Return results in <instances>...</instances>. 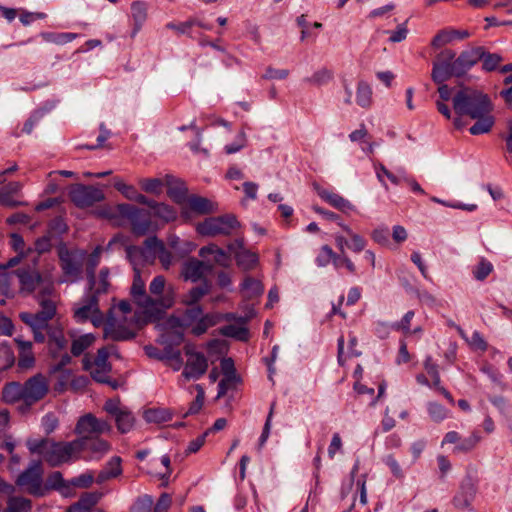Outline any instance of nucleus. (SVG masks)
<instances>
[{
    "instance_id": "nucleus-47",
    "label": "nucleus",
    "mask_w": 512,
    "mask_h": 512,
    "mask_svg": "<svg viewBox=\"0 0 512 512\" xmlns=\"http://www.w3.org/2000/svg\"><path fill=\"white\" fill-rule=\"evenodd\" d=\"M47 487L60 491L64 496L70 494V482H66L60 472H53L49 476Z\"/></svg>"
},
{
    "instance_id": "nucleus-56",
    "label": "nucleus",
    "mask_w": 512,
    "mask_h": 512,
    "mask_svg": "<svg viewBox=\"0 0 512 512\" xmlns=\"http://www.w3.org/2000/svg\"><path fill=\"white\" fill-rule=\"evenodd\" d=\"M196 25H201V21L196 18H190L187 21L180 23L169 22L166 24V28L175 31L179 35H184L189 34L190 29Z\"/></svg>"
},
{
    "instance_id": "nucleus-35",
    "label": "nucleus",
    "mask_w": 512,
    "mask_h": 512,
    "mask_svg": "<svg viewBox=\"0 0 512 512\" xmlns=\"http://www.w3.org/2000/svg\"><path fill=\"white\" fill-rule=\"evenodd\" d=\"M373 92L371 85L365 80H359L356 88V103L365 109L371 107Z\"/></svg>"
},
{
    "instance_id": "nucleus-40",
    "label": "nucleus",
    "mask_w": 512,
    "mask_h": 512,
    "mask_svg": "<svg viewBox=\"0 0 512 512\" xmlns=\"http://www.w3.org/2000/svg\"><path fill=\"white\" fill-rule=\"evenodd\" d=\"M117 429L120 433L126 434L130 432L135 425V417L133 413L125 407L114 417Z\"/></svg>"
},
{
    "instance_id": "nucleus-10",
    "label": "nucleus",
    "mask_w": 512,
    "mask_h": 512,
    "mask_svg": "<svg viewBox=\"0 0 512 512\" xmlns=\"http://www.w3.org/2000/svg\"><path fill=\"white\" fill-rule=\"evenodd\" d=\"M74 318L79 323L90 321L95 327L104 325L105 328L107 323V318L105 319L99 309L98 297L92 294L87 295L76 304Z\"/></svg>"
},
{
    "instance_id": "nucleus-2",
    "label": "nucleus",
    "mask_w": 512,
    "mask_h": 512,
    "mask_svg": "<svg viewBox=\"0 0 512 512\" xmlns=\"http://www.w3.org/2000/svg\"><path fill=\"white\" fill-rule=\"evenodd\" d=\"M452 102L456 114L476 120L469 128L472 135L485 134L492 129L495 123L492 115L493 105L482 91L463 88L454 95Z\"/></svg>"
},
{
    "instance_id": "nucleus-32",
    "label": "nucleus",
    "mask_w": 512,
    "mask_h": 512,
    "mask_svg": "<svg viewBox=\"0 0 512 512\" xmlns=\"http://www.w3.org/2000/svg\"><path fill=\"white\" fill-rule=\"evenodd\" d=\"M202 312V308L198 305L189 306L181 317H171L169 319V324L171 326L190 327L197 319H199Z\"/></svg>"
},
{
    "instance_id": "nucleus-25",
    "label": "nucleus",
    "mask_w": 512,
    "mask_h": 512,
    "mask_svg": "<svg viewBox=\"0 0 512 512\" xmlns=\"http://www.w3.org/2000/svg\"><path fill=\"white\" fill-rule=\"evenodd\" d=\"M151 210L152 217H155L165 223L172 222L177 218V211L168 204L156 202L148 198V203H144Z\"/></svg>"
},
{
    "instance_id": "nucleus-52",
    "label": "nucleus",
    "mask_w": 512,
    "mask_h": 512,
    "mask_svg": "<svg viewBox=\"0 0 512 512\" xmlns=\"http://www.w3.org/2000/svg\"><path fill=\"white\" fill-rule=\"evenodd\" d=\"M376 177L378 181L381 183V185L387 190L388 185L385 181V177L389 179L393 184H399L400 183V177L396 176L392 172H390L384 165L382 164H376L374 165Z\"/></svg>"
},
{
    "instance_id": "nucleus-31",
    "label": "nucleus",
    "mask_w": 512,
    "mask_h": 512,
    "mask_svg": "<svg viewBox=\"0 0 512 512\" xmlns=\"http://www.w3.org/2000/svg\"><path fill=\"white\" fill-rule=\"evenodd\" d=\"M470 33L467 30L444 29L441 30L432 40V46L440 48L455 40L468 38Z\"/></svg>"
},
{
    "instance_id": "nucleus-63",
    "label": "nucleus",
    "mask_w": 512,
    "mask_h": 512,
    "mask_svg": "<svg viewBox=\"0 0 512 512\" xmlns=\"http://www.w3.org/2000/svg\"><path fill=\"white\" fill-rule=\"evenodd\" d=\"M382 461L390 469L391 474L396 479H399V480L404 479V477H405L404 471L402 470L399 462L394 457V455L388 454L383 457Z\"/></svg>"
},
{
    "instance_id": "nucleus-49",
    "label": "nucleus",
    "mask_w": 512,
    "mask_h": 512,
    "mask_svg": "<svg viewBox=\"0 0 512 512\" xmlns=\"http://www.w3.org/2000/svg\"><path fill=\"white\" fill-rule=\"evenodd\" d=\"M108 276L109 270L107 268H102L100 270L98 279H96L95 287H92L89 284V290L91 291L92 295H96V297H98V295L106 293L108 291V288L110 286Z\"/></svg>"
},
{
    "instance_id": "nucleus-33",
    "label": "nucleus",
    "mask_w": 512,
    "mask_h": 512,
    "mask_svg": "<svg viewBox=\"0 0 512 512\" xmlns=\"http://www.w3.org/2000/svg\"><path fill=\"white\" fill-rule=\"evenodd\" d=\"M318 194L324 201L344 213L354 210V205L340 194L328 190H321Z\"/></svg>"
},
{
    "instance_id": "nucleus-9",
    "label": "nucleus",
    "mask_w": 512,
    "mask_h": 512,
    "mask_svg": "<svg viewBox=\"0 0 512 512\" xmlns=\"http://www.w3.org/2000/svg\"><path fill=\"white\" fill-rule=\"evenodd\" d=\"M58 256L62 271L67 277L65 281L76 282L79 280L86 252L79 249L69 250L62 245L58 249Z\"/></svg>"
},
{
    "instance_id": "nucleus-54",
    "label": "nucleus",
    "mask_w": 512,
    "mask_h": 512,
    "mask_svg": "<svg viewBox=\"0 0 512 512\" xmlns=\"http://www.w3.org/2000/svg\"><path fill=\"white\" fill-rule=\"evenodd\" d=\"M263 289L262 283L251 277H246L242 283V290L247 297L258 296L262 294Z\"/></svg>"
},
{
    "instance_id": "nucleus-45",
    "label": "nucleus",
    "mask_w": 512,
    "mask_h": 512,
    "mask_svg": "<svg viewBox=\"0 0 512 512\" xmlns=\"http://www.w3.org/2000/svg\"><path fill=\"white\" fill-rule=\"evenodd\" d=\"M221 335L235 338L240 341H246L249 337L247 328L242 325L229 324L219 329Z\"/></svg>"
},
{
    "instance_id": "nucleus-60",
    "label": "nucleus",
    "mask_w": 512,
    "mask_h": 512,
    "mask_svg": "<svg viewBox=\"0 0 512 512\" xmlns=\"http://www.w3.org/2000/svg\"><path fill=\"white\" fill-rule=\"evenodd\" d=\"M31 502L23 497H12L8 501L7 512H29Z\"/></svg>"
},
{
    "instance_id": "nucleus-58",
    "label": "nucleus",
    "mask_w": 512,
    "mask_h": 512,
    "mask_svg": "<svg viewBox=\"0 0 512 512\" xmlns=\"http://www.w3.org/2000/svg\"><path fill=\"white\" fill-rule=\"evenodd\" d=\"M459 334L464 338L468 344L476 350L485 351L487 349V343L480 332L474 331L470 338H467L466 334L461 328H458Z\"/></svg>"
},
{
    "instance_id": "nucleus-16",
    "label": "nucleus",
    "mask_w": 512,
    "mask_h": 512,
    "mask_svg": "<svg viewBox=\"0 0 512 512\" xmlns=\"http://www.w3.org/2000/svg\"><path fill=\"white\" fill-rule=\"evenodd\" d=\"M49 390V382L46 376L38 373L24 383V402L32 405L41 400Z\"/></svg>"
},
{
    "instance_id": "nucleus-26",
    "label": "nucleus",
    "mask_w": 512,
    "mask_h": 512,
    "mask_svg": "<svg viewBox=\"0 0 512 512\" xmlns=\"http://www.w3.org/2000/svg\"><path fill=\"white\" fill-rule=\"evenodd\" d=\"M145 245L148 249H152V253H155V257L158 256L160 263L164 269H169L173 262L172 254L165 248L162 241L157 237L152 236L145 240Z\"/></svg>"
},
{
    "instance_id": "nucleus-34",
    "label": "nucleus",
    "mask_w": 512,
    "mask_h": 512,
    "mask_svg": "<svg viewBox=\"0 0 512 512\" xmlns=\"http://www.w3.org/2000/svg\"><path fill=\"white\" fill-rule=\"evenodd\" d=\"M210 291V283L203 280L199 286L191 288L181 297V303L186 306L197 305V303Z\"/></svg>"
},
{
    "instance_id": "nucleus-22",
    "label": "nucleus",
    "mask_w": 512,
    "mask_h": 512,
    "mask_svg": "<svg viewBox=\"0 0 512 512\" xmlns=\"http://www.w3.org/2000/svg\"><path fill=\"white\" fill-rule=\"evenodd\" d=\"M199 256L209 263V256H212L213 262L222 267H228L231 262L230 253L218 247L216 244L203 246L199 250Z\"/></svg>"
},
{
    "instance_id": "nucleus-50",
    "label": "nucleus",
    "mask_w": 512,
    "mask_h": 512,
    "mask_svg": "<svg viewBox=\"0 0 512 512\" xmlns=\"http://www.w3.org/2000/svg\"><path fill=\"white\" fill-rule=\"evenodd\" d=\"M122 473L121 459L119 457H113L108 463L104 471L99 475L100 481L115 478Z\"/></svg>"
},
{
    "instance_id": "nucleus-8",
    "label": "nucleus",
    "mask_w": 512,
    "mask_h": 512,
    "mask_svg": "<svg viewBox=\"0 0 512 512\" xmlns=\"http://www.w3.org/2000/svg\"><path fill=\"white\" fill-rule=\"evenodd\" d=\"M184 352L187 356V361L178 380L179 385L183 384L182 381L200 379L208 369V360L206 356L197 351L195 345L186 344L184 346Z\"/></svg>"
},
{
    "instance_id": "nucleus-3",
    "label": "nucleus",
    "mask_w": 512,
    "mask_h": 512,
    "mask_svg": "<svg viewBox=\"0 0 512 512\" xmlns=\"http://www.w3.org/2000/svg\"><path fill=\"white\" fill-rule=\"evenodd\" d=\"M26 445L31 454H38L50 466L57 467L78 460L81 452L84 451L86 441L82 438L69 442H57L49 438H29Z\"/></svg>"
},
{
    "instance_id": "nucleus-55",
    "label": "nucleus",
    "mask_w": 512,
    "mask_h": 512,
    "mask_svg": "<svg viewBox=\"0 0 512 512\" xmlns=\"http://www.w3.org/2000/svg\"><path fill=\"white\" fill-rule=\"evenodd\" d=\"M240 382V377L237 374L232 375H223L222 380L218 384V394L217 397H223L226 393L234 389L236 385Z\"/></svg>"
},
{
    "instance_id": "nucleus-57",
    "label": "nucleus",
    "mask_w": 512,
    "mask_h": 512,
    "mask_svg": "<svg viewBox=\"0 0 512 512\" xmlns=\"http://www.w3.org/2000/svg\"><path fill=\"white\" fill-rule=\"evenodd\" d=\"M100 247H97L90 255L87 263V278H88V284H90L92 287H95L96 284V277L94 275L95 268L99 264V258H100Z\"/></svg>"
},
{
    "instance_id": "nucleus-14",
    "label": "nucleus",
    "mask_w": 512,
    "mask_h": 512,
    "mask_svg": "<svg viewBox=\"0 0 512 512\" xmlns=\"http://www.w3.org/2000/svg\"><path fill=\"white\" fill-rule=\"evenodd\" d=\"M70 198L76 206L85 208L102 201L104 193L97 187L77 184L70 190Z\"/></svg>"
},
{
    "instance_id": "nucleus-39",
    "label": "nucleus",
    "mask_w": 512,
    "mask_h": 512,
    "mask_svg": "<svg viewBox=\"0 0 512 512\" xmlns=\"http://www.w3.org/2000/svg\"><path fill=\"white\" fill-rule=\"evenodd\" d=\"M114 187L128 200L135 201L139 204L148 203V197L139 193L134 186L128 185L122 180H116Z\"/></svg>"
},
{
    "instance_id": "nucleus-1",
    "label": "nucleus",
    "mask_w": 512,
    "mask_h": 512,
    "mask_svg": "<svg viewBox=\"0 0 512 512\" xmlns=\"http://www.w3.org/2000/svg\"><path fill=\"white\" fill-rule=\"evenodd\" d=\"M131 294L140 310L131 315V305L124 300L112 305L107 314L106 339L113 341L132 339L136 328L160 319L165 311L172 307V290L170 289L161 300L153 301L152 296L146 293L145 281L141 278L138 268H134Z\"/></svg>"
},
{
    "instance_id": "nucleus-27",
    "label": "nucleus",
    "mask_w": 512,
    "mask_h": 512,
    "mask_svg": "<svg viewBox=\"0 0 512 512\" xmlns=\"http://www.w3.org/2000/svg\"><path fill=\"white\" fill-rule=\"evenodd\" d=\"M22 190V184L20 182H9L8 184L0 188V204L8 207H16L24 205V202L17 201V196Z\"/></svg>"
},
{
    "instance_id": "nucleus-23",
    "label": "nucleus",
    "mask_w": 512,
    "mask_h": 512,
    "mask_svg": "<svg viewBox=\"0 0 512 512\" xmlns=\"http://www.w3.org/2000/svg\"><path fill=\"white\" fill-rule=\"evenodd\" d=\"M14 341L17 344L19 350L18 367L21 370H28L33 368L35 365V356L32 351V342L25 341L19 337L15 338Z\"/></svg>"
},
{
    "instance_id": "nucleus-64",
    "label": "nucleus",
    "mask_w": 512,
    "mask_h": 512,
    "mask_svg": "<svg viewBox=\"0 0 512 512\" xmlns=\"http://www.w3.org/2000/svg\"><path fill=\"white\" fill-rule=\"evenodd\" d=\"M154 501L149 495L139 497L133 504L131 512H151Z\"/></svg>"
},
{
    "instance_id": "nucleus-30",
    "label": "nucleus",
    "mask_w": 512,
    "mask_h": 512,
    "mask_svg": "<svg viewBox=\"0 0 512 512\" xmlns=\"http://www.w3.org/2000/svg\"><path fill=\"white\" fill-rule=\"evenodd\" d=\"M172 290V306L175 303L176 289L173 285H167L166 280L162 275H158L153 278L149 285V292L153 298V301H159L167 295L169 290Z\"/></svg>"
},
{
    "instance_id": "nucleus-24",
    "label": "nucleus",
    "mask_w": 512,
    "mask_h": 512,
    "mask_svg": "<svg viewBox=\"0 0 512 512\" xmlns=\"http://www.w3.org/2000/svg\"><path fill=\"white\" fill-rule=\"evenodd\" d=\"M476 494V487L471 479H466L462 482L459 492L453 499V503L458 509L468 508Z\"/></svg>"
},
{
    "instance_id": "nucleus-46",
    "label": "nucleus",
    "mask_w": 512,
    "mask_h": 512,
    "mask_svg": "<svg viewBox=\"0 0 512 512\" xmlns=\"http://www.w3.org/2000/svg\"><path fill=\"white\" fill-rule=\"evenodd\" d=\"M427 412L430 419L436 423L444 421L450 415V411L447 408L434 401L427 403Z\"/></svg>"
},
{
    "instance_id": "nucleus-7",
    "label": "nucleus",
    "mask_w": 512,
    "mask_h": 512,
    "mask_svg": "<svg viewBox=\"0 0 512 512\" xmlns=\"http://www.w3.org/2000/svg\"><path fill=\"white\" fill-rule=\"evenodd\" d=\"M112 354H116L114 346L99 349L96 357L85 355L82 360L83 369L89 371L95 381L108 382V373L111 370L108 357Z\"/></svg>"
},
{
    "instance_id": "nucleus-38",
    "label": "nucleus",
    "mask_w": 512,
    "mask_h": 512,
    "mask_svg": "<svg viewBox=\"0 0 512 512\" xmlns=\"http://www.w3.org/2000/svg\"><path fill=\"white\" fill-rule=\"evenodd\" d=\"M2 398L6 403H16L24 401V385L18 382H10L3 387Z\"/></svg>"
},
{
    "instance_id": "nucleus-41",
    "label": "nucleus",
    "mask_w": 512,
    "mask_h": 512,
    "mask_svg": "<svg viewBox=\"0 0 512 512\" xmlns=\"http://www.w3.org/2000/svg\"><path fill=\"white\" fill-rule=\"evenodd\" d=\"M95 335L86 333L78 337H74L71 344V353L77 357L84 353L95 342Z\"/></svg>"
},
{
    "instance_id": "nucleus-6",
    "label": "nucleus",
    "mask_w": 512,
    "mask_h": 512,
    "mask_svg": "<svg viewBox=\"0 0 512 512\" xmlns=\"http://www.w3.org/2000/svg\"><path fill=\"white\" fill-rule=\"evenodd\" d=\"M120 215L129 221L132 232L137 236H144L158 229L157 223L152 221L151 211L136 206L120 204Z\"/></svg>"
},
{
    "instance_id": "nucleus-11",
    "label": "nucleus",
    "mask_w": 512,
    "mask_h": 512,
    "mask_svg": "<svg viewBox=\"0 0 512 512\" xmlns=\"http://www.w3.org/2000/svg\"><path fill=\"white\" fill-rule=\"evenodd\" d=\"M16 483L29 494L42 496L45 492V487L43 486V468L41 461H32L18 476Z\"/></svg>"
},
{
    "instance_id": "nucleus-42",
    "label": "nucleus",
    "mask_w": 512,
    "mask_h": 512,
    "mask_svg": "<svg viewBox=\"0 0 512 512\" xmlns=\"http://www.w3.org/2000/svg\"><path fill=\"white\" fill-rule=\"evenodd\" d=\"M101 494L86 493L67 512H88L100 500Z\"/></svg>"
},
{
    "instance_id": "nucleus-51",
    "label": "nucleus",
    "mask_w": 512,
    "mask_h": 512,
    "mask_svg": "<svg viewBox=\"0 0 512 512\" xmlns=\"http://www.w3.org/2000/svg\"><path fill=\"white\" fill-rule=\"evenodd\" d=\"M345 233L349 236L348 249L354 253L363 251L366 247L367 241L358 233H355L351 228H345Z\"/></svg>"
},
{
    "instance_id": "nucleus-44",
    "label": "nucleus",
    "mask_w": 512,
    "mask_h": 512,
    "mask_svg": "<svg viewBox=\"0 0 512 512\" xmlns=\"http://www.w3.org/2000/svg\"><path fill=\"white\" fill-rule=\"evenodd\" d=\"M41 37L45 42L54 43L56 45H64L78 38V34L70 32H43L41 33Z\"/></svg>"
},
{
    "instance_id": "nucleus-62",
    "label": "nucleus",
    "mask_w": 512,
    "mask_h": 512,
    "mask_svg": "<svg viewBox=\"0 0 512 512\" xmlns=\"http://www.w3.org/2000/svg\"><path fill=\"white\" fill-rule=\"evenodd\" d=\"M143 416L147 422L154 423H163L170 419V415L166 410L156 408L146 410Z\"/></svg>"
},
{
    "instance_id": "nucleus-48",
    "label": "nucleus",
    "mask_w": 512,
    "mask_h": 512,
    "mask_svg": "<svg viewBox=\"0 0 512 512\" xmlns=\"http://www.w3.org/2000/svg\"><path fill=\"white\" fill-rule=\"evenodd\" d=\"M481 436L478 432H473L466 438H462L460 442L454 447V453H467L474 449L476 445L480 442Z\"/></svg>"
},
{
    "instance_id": "nucleus-13",
    "label": "nucleus",
    "mask_w": 512,
    "mask_h": 512,
    "mask_svg": "<svg viewBox=\"0 0 512 512\" xmlns=\"http://www.w3.org/2000/svg\"><path fill=\"white\" fill-rule=\"evenodd\" d=\"M455 53L452 50L442 51L433 63L431 77L437 84H442L452 76H456L453 59Z\"/></svg>"
},
{
    "instance_id": "nucleus-29",
    "label": "nucleus",
    "mask_w": 512,
    "mask_h": 512,
    "mask_svg": "<svg viewBox=\"0 0 512 512\" xmlns=\"http://www.w3.org/2000/svg\"><path fill=\"white\" fill-rule=\"evenodd\" d=\"M48 346L53 357H57L67 347V340L63 330L58 327L48 326Z\"/></svg>"
},
{
    "instance_id": "nucleus-59",
    "label": "nucleus",
    "mask_w": 512,
    "mask_h": 512,
    "mask_svg": "<svg viewBox=\"0 0 512 512\" xmlns=\"http://www.w3.org/2000/svg\"><path fill=\"white\" fill-rule=\"evenodd\" d=\"M15 362L14 353L6 343H0V371L13 366Z\"/></svg>"
},
{
    "instance_id": "nucleus-21",
    "label": "nucleus",
    "mask_w": 512,
    "mask_h": 512,
    "mask_svg": "<svg viewBox=\"0 0 512 512\" xmlns=\"http://www.w3.org/2000/svg\"><path fill=\"white\" fill-rule=\"evenodd\" d=\"M16 275L19 279L21 292L31 293L37 287L41 286L42 288L46 285L43 284L41 275L35 270L21 268L16 271Z\"/></svg>"
},
{
    "instance_id": "nucleus-28",
    "label": "nucleus",
    "mask_w": 512,
    "mask_h": 512,
    "mask_svg": "<svg viewBox=\"0 0 512 512\" xmlns=\"http://www.w3.org/2000/svg\"><path fill=\"white\" fill-rule=\"evenodd\" d=\"M126 254L134 268H137L141 263L153 262L155 259V253H152V249H148L145 244L144 247L128 246Z\"/></svg>"
},
{
    "instance_id": "nucleus-61",
    "label": "nucleus",
    "mask_w": 512,
    "mask_h": 512,
    "mask_svg": "<svg viewBox=\"0 0 512 512\" xmlns=\"http://www.w3.org/2000/svg\"><path fill=\"white\" fill-rule=\"evenodd\" d=\"M332 78L333 73L330 70L321 68L315 71L309 78L306 79V81L308 83L321 86L327 84L330 80H332Z\"/></svg>"
},
{
    "instance_id": "nucleus-20",
    "label": "nucleus",
    "mask_w": 512,
    "mask_h": 512,
    "mask_svg": "<svg viewBox=\"0 0 512 512\" xmlns=\"http://www.w3.org/2000/svg\"><path fill=\"white\" fill-rule=\"evenodd\" d=\"M148 3L142 0H136L131 3V23H132V30H131V38H134L137 36V34L141 31L143 28L145 22L148 19Z\"/></svg>"
},
{
    "instance_id": "nucleus-37",
    "label": "nucleus",
    "mask_w": 512,
    "mask_h": 512,
    "mask_svg": "<svg viewBox=\"0 0 512 512\" xmlns=\"http://www.w3.org/2000/svg\"><path fill=\"white\" fill-rule=\"evenodd\" d=\"M157 359L165 362V364L174 371H179L183 366L180 350H175L170 346L165 347L161 354L157 356Z\"/></svg>"
},
{
    "instance_id": "nucleus-5",
    "label": "nucleus",
    "mask_w": 512,
    "mask_h": 512,
    "mask_svg": "<svg viewBox=\"0 0 512 512\" xmlns=\"http://www.w3.org/2000/svg\"><path fill=\"white\" fill-rule=\"evenodd\" d=\"M240 226L233 214L211 216L197 223L196 231L204 237L229 236Z\"/></svg>"
},
{
    "instance_id": "nucleus-19",
    "label": "nucleus",
    "mask_w": 512,
    "mask_h": 512,
    "mask_svg": "<svg viewBox=\"0 0 512 512\" xmlns=\"http://www.w3.org/2000/svg\"><path fill=\"white\" fill-rule=\"evenodd\" d=\"M483 57V48L475 47L466 51H463L458 58H454L456 76L465 74L471 69L478 61Z\"/></svg>"
},
{
    "instance_id": "nucleus-12",
    "label": "nucleus",
    "mask_w": 512,
    "mask_h": 512,
    "mask_svg": "<svg viewBox=\"0 0 512 512\" xmlns=\"http://www.w3.org/2000/svg\"><path fill=\"white\" fill-rule=\"evenodd\" d=\"M111 430L112 426L107 421L98 419L91 413L80 417L75 427V433L86 442L89 438L110 433Z\"/></svg>"
},
{
    "instance_id": "nucleus-17",
    "label": "nucleus",
    "mask_w": 512,
    "mask_h": 512,
    "mask_svg": "<svg viewBox=\"0 0 512 512\" xmlns=\"http://www.w3.org/2000/svg\"><path fill=\"white\" fill-rule=\"evenodd\" d=\"M212 269L213 265L196 258H191L182 264L180 275L183 280L196 283L206 280L205 275Z\"/></svg>"
},
{
    "instance_id": "nucleus-4",
    "label": "nucleus",
    "mask_w": 512,
    "mask_h": 512,
    "mask_svg": "<svg viewBox=\"0 0 512 512\" xmlns=\"http://www.w3.org/2000/svg\"><path fill=\"white\" fill-rule=\"evenodd\" d=\"M40 310L37 313L24 312L20 314L21 320L30 327H48V322L56 313V297L53 295V285L42 287L37 296Z\"/></svg>"
},
{
    "instance_id": "nucleus-18",
    "label": "nucleus",
    "mask_w": 512,
    "mask_h": 512,
    "mask_svg": "<svg viewBox=\"0 0 512 512\" xmlns=\"http://www.w3.org/2000/svg\"><path fill=\"white\" fill-rule=\"evenodd\" d=\"M230 253L234 254L237 265L243 270H251L258 263V255L244 248L243 240L237 239L228 245Z\"/></svg>"
},
{
    "instance_id": "nucleus-43",
    "label": "nucleus",
    "mask_w": 512,
    "mask_h": 512,
    "mask_svg": "<svg viewBox=\"0 0 512 512\" xmlns=\"http://www.w3.org/2000/svg\"><path fill=\"white\" fill-rule=\"evenodd\" d=\"M110 448V444L107 441L96 436L87 439V445L84 447V450H89L93 458H101L108 453Z\"/></svg>"
},
{
    "instance_id": "nucleus-36",
    "label": "nucleus",
    "mask_w": 512,
    "mask_h": 512,
    "mask_svg": "<svg viewBox=\"0 0 512 512\" xmlns=\"http://www.w3.org/2000/svg\"><path fill=\"white\" fill-rule=\"evenodd\" d=\"M167 185H168V190H167L168 196L175 203L179 204L182 207L188 198L187 189L184 186V184L179 181H174L170 177H167Z\"/></svg>"
},
{
    "instance_id": "nucleus-15",
    "label": "nucleus",
    "mask_w": 512,
    "mask_h": 512,
    "mask_svg": "<svg viewBox=\"0 0 512 512\" xmlns=\"http://www.w3.org/2000/svg\"><path fill=\"white\" fill-rule=\"evenodd\" d=\"M216 210L217 205L209 199L198 195H190L181 208V215L188 220L195 215L210 214Z\"/></svg>"
},
{
    "instance_id": "nucleus-53",
    "label": "nucleus",
    "mask_w": 512,
    "mask_h": 512,
    "mask_svg": "<svg viewBox=\"0 0 512 512\" xmlns=\"http://www.w3.org/2000/svg\"><path fill=\"white\" fill-rule=\"evenodd\" d=\"M336 255L330 246L323 245L315 258V263L318 267H326L329 263L334 265Z\"/></svg>"
}]
</instances>
